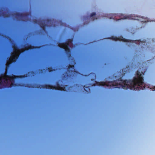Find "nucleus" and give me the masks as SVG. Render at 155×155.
Here are the masks:
<instances>
[{
    "mask_svg": "<svg viewBox=\"0 0 155 155\" xmlns=\"http://www.w3.org/2000/svg\"><path fill=\"white\" fill-rule=\"evenodd\" d=\"M37 88H39V85H37Z\"/></svg>",
    "mask_w": 155,
    "mask_h": 155,
    "instance_id": "393cba45",
    "label": "nucleus"
},
{
    "mask_svg": "<svg viewBox=\"0 0 155 155\" xmlns=\"http://www.w3.org/2000/svg\"><path fill=\"white\" fill-rule=\"evenodd\" d=\"M15 15L16 17L19 18H23L26 15V14L25 13H20L19 12H17Z\"/></svg>",
    "mask_w": 155,
    "mask_h": 155,
    "instance_id": "2eb2a0df",
    "label": "nucleus"
},
{
    "mask_svg": "<svg viewBox=\"0 0 155 155\" xmlns=\"http://www.w3.org/2000/svg\"><path fill=\"white\" fill-rule=\"evenodd\" d=\"M35 48L39 49V46L35 47L31 45H29L25 47L24 49L25 50H32Z\"/></svg>",
    "mask_w": 155,
    "mask_h": 155,
    "instance_id": "f8f14e48",
    "label": "nucleus"
},
{
    "mask_svg": "<svg viewBox=\"0 0 155 155\" xmlns=\"http://www.w3.org/2000/svg\"><path fill=\"white\" fill-rule=\"evenodd\" d=\"M39 58H40V56H39Z\"/></svg>",
    "mask_w": 155,
    "mask_h": 155,
    "instance_id": "473e14b6",
    "label": "nucleus"
},
{
    "mask_svg": "<svg viewBox=\"0 0 155 155\" xmlns=\"http://www.w3.org/2000/svg\"><path fill=\"white\" fill-rule=\"evenodd\" d=\"M47 23L49 24H51L52 22V20L50 19H48L46 20ZM51 26V25L46 24L45 23H42L39 20V27H40L41 29H39V35L42 32L44 34L47 33V30L46 28H48Z\"/></svg>",
    "mask_w": 155,
    "mask_h": 155,
    "instance_id": "7ed1b4c3",
    "label": "nucleus"
},
{
    "mask_svg": "<svg viewBox=\"0 0 155 155\" xmlns=\"http://www.w3.org/2000/svg\"><path fill=\"white\" fill-rule=\"evenodd\" d=\"M3 16L5 17L6 16H5V15L4 14V13H3Z\"/></svg>",
    "mask_w": 155,
    "mask_h": 155,
    "instance_id": "b1692460",
    "label": "nucleus"
},
{
    "mask_svg": "<svg viewBox=\"0 0 155 155\" xmlns=\"http://www.w3.org/2000/svg\"><path fill=\"white\" fill-rule=\"evenodd\" d=\"M71 75L70 74H68L66 72L65 74L63 75V79L64 80H67V79L70 78L71 77Z\"/></svg>",
    "mask_w": 155,
    "mask_h": 155,
    "instance_id": "dca6fc26",
    "label": "nucleus"
},
{
    "mask_svg": "<svg viewBox=\"0 0 155 155\" xmlns=\"http://www.w3.org/2000/svg\"><path fill=\"white\" fill-rule=\"evenodd\" d=\"M37 22H38L39 23V20H37Z\"/></svg>",
    "mask_w": 155,
    "mask_h": 155,
    "instance_id": "cd10ccee",
    "label": "nucleus"
},
{
    "mask_svg": "<svg viewBox=\"0 0 155 155\" xmlns=\"http://www.w3.org/2000/svg\"><path fill=\"white\" fill-rule=\"evenodd\" d=\"M154 91H155V89L154 90Z\"/></svg>",
    "mask_w": 155,
    "mask_h": 155,
    "instance_id": "c9c22d12",
    "label": "nucleus"
},
{
    "mask_svg": "<svg viewBox=\"0 0 155 155\" xmlns=\"http://www.w3.org/2000/svg\"><path fill=\"white\" fill-rule=\"evenodd\" d=\"M12 56L9 58V61L12 63H15L18 59L19 55L15 53H13L12 54Z\"/></svg>",
    "mask_w": 155,
    "mask_h": 155,
    "instance_id": "0eeeda50",
    "label": "nucleus"
},
{
    "mask_svg": "<svg viewBox=\"0 0 155 155\" xmlns=\"http://www.w3.org/2000/svg\"><path fill=\"white\" fill-rule=\"evenodd\" d=\"M43 88L54 90L55 88L54 86L49 84H44L41 86Z\"/></svg>",
    "mask_w": 155,
    "mask_h": 155,
    "instance_id": "9b49d317",
    "label": "nucleus"
},
{
    "mask_svg": "<svg viewBox=\"0 0 155 155\" xmlns=\"http://www.w3.org/2000/svg\"><path fill=\"white\" fill-rule=\"evenodd\" d=\"M142 21V22H143V21Z\"/></svg>",
    "mask_w": 155,
    "mask_h": 155,
    "instance_id": "2f4dec72",
    "label": "nucleus"
},
{
    "mask_svg": "<svg viewBox=\"0 0 155 155\" xmlns=\"http://www.w3.org/2000/svg\"><path fill=\"white\" fill-rule=\"evenodd\" d=\"M12 48H13L14 52V53H15L17 54V52L18 51H20L21 50H24V48L21 49H20L19 47L16 45H13L12 46Z\"/></svg>",
    "mask_w": 155,
    "mask_h": 155,
    "instance_id": "ddd939ff",
    "label": "nucleus"
},
{
    "mask_svg": "<svg viewBox=\"0 0 155 155\" xmlns=\"http://www.w3.org/2000/svg\"><path fill=\"white\" fill-rule=\"evenodd\" d=\"M76 86H77L78 87H79V85L78 84H76Z\"/></svg>",
    "mask_w": 155,
    "mask_h": 155,
    "instance_id": "a878e982",
    "label": "nucleus"
},
{
    "mask_svg": "<svg viewBox=\"0 0 155 155\" xmlns=\"http://www.w3.org/2000/svg\"><path fill=\"white\" fill-rule=\"evenodd\" d=\"M112 17H110V19H112Z\"/></svg>",
    "mask_w": 155,
    "mask_h": 155,
    "instance_id": "7c9ffc66",
    "label": "nucleus"
},
{
    "mask_svg": "<svg viewBox=\"0 0 155 155\" xmlns=\"http://www.w3.org/2000/svg\"><path fill=\"white\" fill-rule=\"evenodd\" d=\"M84 88V90L87 93H89L90 91V89L89 87L88 86H87V85H84V86H82Z\"/></svg>",
    "mask_w": 155,
    "mask_h": 155,
    "instance_id": "f3484780",
    "label": "nucleus"
},
{
    "mask_svg": "<svg viewBox=\"0 0 155 155\" xmlns=\"http://www.w3.org/2000/svg\"><path fill=\"white\" fill-rule=\"evenodd\" d=\"M28 76V74H24L23 75H7L6 77L8 78H9V80L11 82V85H9L8 84L7 85V86H8V87H16V86H23L25 87H27L29 88H34L35 86L34 85L31 84H17L16 83H14V80L16 79H19V78H24L27 77Z\"/></svg>",
    "mask_w": 155,
    "mask_h": 155,
    "instance_id": "f03ea898",
    "label": "nucleus"
},
{
    "mask_svg": "<svg viewBox=\"0 0 155 155\" xmlns=\"http://www.w3.org/2000/svg\"><path fill=\"white\" fill-rule=\"evenodd\" d=\"M40 84H39V88H40L41 87H40Z\"/></svg>",
    "mask_w": 155,
    "mask_h": 155,
    "instance_id": "c756f323",
    "label": "nucleus"
},
{
    "mask_svg": "<svg viewBox=\"0 0 155 155\" xmlns=\"http://www.w3.org/2000/svg\"><path fill=\"white\" fill-rule=\"evenodd\" d=\"M96 15V13L94 12H92L90 15V16L91 17H93V16Z\"/></svg>",
    "mask_w": 155,
    "mask_h": 155,
    "instance_id": "aec40b11",
    "label": "nucleus"
},
{
    "mask_svg": "<svg viewBox=\"0 0 155 155\" xmlns=\"http://www.w3.org/2000/svg\"><path fill=\"white\" fill-rule=\"evenodd\" d=\"M73 41V39L72 38H70L67 39V41L69 43H71Z\"/></svg>",
    "mask_w": 155,
    "mask_h": 155,
    "instance_id": "6ab92c4d",
    "label": "nucleus"
},
{
    "mask_svg": "<svg viewBox=\"0 0 155 155\" xmlns=\"http://www.w3.org/2000/svg\"><path fill=\"white\" fill-rule=\"evenodd\" d=\"M70 43L67 41L63 43H59L58 46L60 48L64 49L65 53L68 57L71 56V51L69 47Z\"/></svg>",
    "mask_w": 155,
    "mask_h": 155,
    "instance_id": "20e7f679",
    "label": "nucleus"
},
{
    "mask_svg": "<svg viewBox=\"0 0 155 155\" xmlns=\"http://www.w3.org/2000/svg\"><path fill=\"white\" fill-rule=\"evenodd\" d=\"M135 41V43L138 44V46L139 47H141V48L143 49V48H145L146 47L147 43L145 40L143 41H141L140 40H136Z\"/></svg>",
    "mask_w": 155,
    "mask_h": 155,
    "instance_id": "6e6552de",
    "label": "nucleus"
},
{
    "mask_svg": "<svg viewBox=\"0 0 155 155\" xmlns=\"http://www.w3.org/2000/svg\"><path fill=\"white\" fill-rule=\"evenodd\" d=\"M74 65H69L68 66L67 71L70 73H73L74 71Z\"/></svg>",
    "mask_w": 155,
    "mask_h": 155,
    "instance_id": "4468645a",
    "label": "nucleus"
},
{
    "mask_svg": "<svg viewBox=\"0 0 155 155\" xmlns=\"http://www.w3.org/2000/svg\"><path fill=\"white\" fill-rule=\"evenodd\" d=\"M9 66V64H7L6 65V68H7Z\"/></svg>",
    "mask_w": 155,
    "mask_h": 155,
    "instance_id": "5701e85b",
    "label": "nucleus"
},
{
    "mask_svg": "<svg viewBox=\"0 0 155 155\" xmlns=\"http://www.w3.org/2000/svg\"><path fill=\"white\" fill-rule=\"evenodd\" d=\"M110 38L112 40L115 41H122L124 42H127L130 43H133L134 42V41L130 40L127 39L125 38H124L122 36H120L118 38L116 37L112 36Z\"/></svg>",
    "mask_w": 155,
    "mask_h": 155,
    "instance_id": "39448f33",
    "label": "nucleus"
},
{
    "mask_svg": "<svg viewBox=\"0 0 155 155\" xmlns=\"http://www.w3.org/2000/svg\"><path fill=\"white\" fill-rule=\"evenodd\" d=\"M39 74H40V69H39Z\"/></svg>",
    "mask_w": 155,
    "mask_h": 155,
    "instance_id": "c85d7f7f",
    "label": "nucleus"
},
{
    "mask_svg": "<svg viewBox=\"0 0 155 155\" xmlns=\"http://www.w3.org/2000/svg\"><path fill=\"white\" fill-rule=\"evenodd\" d=\"M3 77H0V82L2 81Z\"/></svg>",
    "mask_w": 155,
    "mask_h": 155,
    "instance_id": "412c9836",
    "label": "nucleus"
},
{
    "mask_svg": "<svg viewBox=\"0 0 155 155\" xmlns=\"http://www.w3.org/2000/svg\"><path fill=\"white\" fill-rule=\"evenodd\" d=\"M146 71V70H145L144 72H142V74H141L140 72L137 71V77H134L132 80H123L121 77L118 80L112 81L107 82V81L105 82L96 81L95 84L93 85L106 86L110 88H121L124 89H130L131 90L138 91L143 90L145 88V86L143 81V75H144Z\"/></svg>",
    "mask_w": 155,
    "mask_h": 155,
    "instance_id": "f257e3e1",
    "label": "nucleus"
},
{
    "mask_svg": "<svg viewBox=\"0 0 155 155\" xmlns=\"http://www.w3.org/2000/svg\"><path fill=\"white\" fill-rule=\"evenodd\" d=\"M46 70L48 72H51L53 71H55L56 69L55 68H53L52 67H50L47 68Z\"/></svg>",
    "mask_w": 155,
    "mask_h": 155,
    "instance_id": "a211bd4d",
    "label": "nucleus"
},
{
    "mask_svg": "<svg viewBox=\"0 0 155 155\" xmlns=\"http://www.w3.org/2000/svg\"><path fill=\"white\" fill-rule=\"evenodd\" d=\"M57 85L56 86H54V87H55V88L54 89V90H61V91H65L66 90L65 89V87H67V86L65 85L64 87H61L60 84L58 82H57L56 83Z\"/></svg>",
    "mask_w": 155,
    "mask_h": 155,
    "instance_id": "9d476101",
    "label": "nucleus"
},
{
    "mask_svg": "<svg viewBox=\"0 0 155 155\" xmlns=\"http://www.w3.org/2000/svg\"><path fill=\"white\" fill-rule=\"evenodd\" d=\"M39 58H40V56H39Z\"/></svg>",
    "mask_w": 155,
    "mask_h": 155,
    "instance_id": "72a5a7b5",
    "label": "nucleus"
},
{
    "mask_svg": "<svg viewBox=\"0 0 155 155\" xmlns=\"http://www.w3.org/2000/svg\"><path fill=\"white\" fill-rule=\"evenodd\" d=\"M39 49L41 48V46H40V45H39Z\"/></svg>",
    "mask_w": 155,
    "mask_h": 155,
    "instance_id": "bb28decb",
    "label": "nucleus"
},
{
    "mask_svg": "<svg viewBox=\"0 0 155 155\" xmlns=\"http://www.w3.org/2000/svg\"><path fill=\"white\" fill-rule=\"evenodd\" d=\"M39 58H40V56H39Z\"/></svg>",
    "mask_w": 155,
    "mask_h": 155,
    "instance_id": "f704fd0d",
    "label": "nucleus"
},
{
    "mask_svg": "<svg viewBox=\"0 0 155 155\" xmlns=\"http://www.w3.org/2000/svg\"><path fill=\"white\" fill-rule=\"evenodd\" d=\"M4 79H5V80L4 81H2L0 82V89H2V88L5 87H8L6 86L8 84L9 85H11V84H10V83L9 81L8 80L5 78H4Z\"/></svg>",
    "mask_w": 155,
    "mask_h": 155,
    "instance_id": "423d86ee",
    "label": "nucleus"
},
{
    "mask_svg": "<svg viewBox=\"0 0 155 155\" xmlns=\"http://www.w3.org/2000/svg\"><path fill=\"white\" fill-rule=\"evenodd\" d=\"M139 17L137 16H135L134 15H130L128 16H125L122 18L123 19H128L132 20H139L140 19L138 18Z\"/></svg>",
    "mask_w": 155,
    "mask_h": 155,
    "instance_id": "1a4fd4ad",
    "label": "nucleus"
},
{
    "mask_svg": "<svg viewBox=\"0 0 155 155\" xmlns=\"http://www.w3.org/2000/svg\"><path fill=\"white\" fill-rule=\"evenodd\" d=\"M5 75V74H1V76H4Z\"/></svg>",
    "mask_w": 155,
    "mask_h": 155,
    "instance_id": "4be33fe9",
    "label": "nucleus"
}]
</instances>
